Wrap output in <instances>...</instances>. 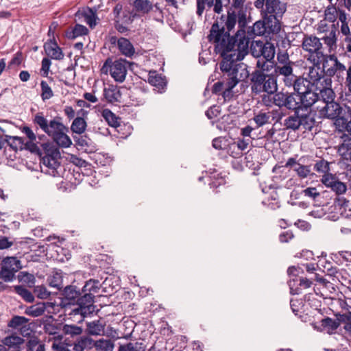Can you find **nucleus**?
<instances>
[{"mask_svg":"<svg viewBox=\"0 0 351 351\" xmlns=\"http://www.w3.org/2000/svg\"><path fill=\"white\" fill-rule=\"evenodd\" d=\"M245 15L241 12L228 11L221 15L213 25L209 40L215 45V51L223 60L220 69L226 82H218L213 86L215 93L224 90V95L230 92L240 82L247 79L249 71L247 65L237 62L248 53L249 39L245 36Z\"/></svg>","mask_w":351,"mask_h":351,"instance_id":"f257e3e1","label":"nucleus"},{"mask_svg":"<svg viewBox=\"0 0 351 351\" xmlns=\"http://www.w3.org/2000/svg\"><path fill=\"white\" fill-rule=\"evenodd\" d=\"M335 95L332 99H328L323 94L322 89L315 87L299 95L301 106L308 108L313 106L319 118L334 119L339 116L341 112L340 105L335 101Z\"/></svg>","mask_w":351,"mask_h":351,"instance_id":"f03ea898","label":"nucleus"},{"mask_svg":"<svg viewBox=\"0 0 351 351\" xmlns=\"http://www.w3.org/2000/svg\"><path fill=\"white\" fill-rule=\"evenodd\" d=\"M33 123L51 137L60 147L67 148L72 144V141L67 135L66 128L59 119L48 121L43 112L36 113L32 119Z\"/></svg>","mask_w":351,"mask_h":351,"instance_id":"7ed1b4c3","label":"nucleus"},{"mask_svg":"<svg viewBox=\"0 0 351 351\" xmlns=\"http://www.w3.org/2000/svg\"><path fill=\"white\" fill-rule=\"evenodd\" d=\"M254 5L258 9H261V14L266 17L268 24L275 28L280 26V21L287 10L286 3L280 0H256Z\"/></svg>","mask_w":351,"mask_h":351,"instance_id":"20e7f679","label":"nucleus"},{"mask_svg":"<svg viewBox=\"0 0 351 351\" xmlns=\"http://www.w3.org/2000/svg\"><path fill=\"white\" fill-rule=\"evenodd\" d=\"M313 63L312 66H308L306 73V78L316 89H322L323 94L326 96L328 99H332L335 95V92L332 88L331 79L325 75L324 69L320 67L321 62Z\"/></svg>","mask_w":351,"mask_h":351,"instance_id":"39448f33","label":"nucleus"},{"mask_svg":"<svg viewBox=\"0 0 351 351\" xmlns=\"http://www.w3.org/2000/svg\"><path fill=\"white\" fill-rule=\"evenodd\" d=\"M277 88L276 80L273 75L265 74L261 71H255L252 73L251 89L253 93L274 94Z\"/></svg>","mask_w":351,"mask_h":351,"instance_id":"423d86ee","label":"nucleus"},{"mask_svg":"<svg viewBox=\"0 0 351 351\" xmlns=\"http://www.w3.org/2000/svg\"><path fill=\"white\" fill-rule=\"evenodd\" d=\"M132 62L120 58L112 61L108 58L106 60L101 69L102 74L107 75L108 73L111 77L117 82H123L126 77L128 69L130 67Z\"/></svg>","mask_w":351,"mask_h":351,"instance_id":"0eeeda50","label":"nucleus"},{"mask_svg":"<svg viewBox=\"0 0 351 351\" xmlns=\"http://www.w3.org/2000/svg\"><path fill=\"white\" fill-rule=\"evenodd\" d=\"M60 158V152L58 148H51L42 158L41 170L46 174L56 177L60 176V168L58 159Z\"/></svg>","mask_w":351,"mask_h":351,"instance_id":"6e6552de","label":"nucleus"},{"mask_svg":"<svg viewBox=\"0 0 351 351\" xmlns=\"http://www.w3.org/2000/svg\"><path fill=\"white\" fill-rule=\"evenodd\" d=\"M302 45L303 49L310 53L308 60L316 63L322 62L324 60V56L322 51V44L319 38L313 36H305Z\"/></svg>","mask_w":351,"mask_h":351,"instance_id":"1a4fd4ad","label":"nucleus"},{"mask_svg":"<svg viewBox=\"0 0 351 351\" xmlns=\"http://www.w3.org/2000/svg\"><path fill=\"white\" fill-rule=\"evenodd\" d=\"M21 268V262L16 257H5L1 264L0 278L5 282H12L15 278V274Z\"/></svg>","mask_w":351,"mask_h":351,"instance_id":"9d476101","label":"nucleus"},{"mask_svg":"<svg viewBox=\"0 0 351 351\" xmlns=\"http://www.w3.org/2000/svg\"><path fill=\"white\" fill-rule=\"evenodd\" d=\"M84 294L82 297H79L77 300L78 307L73 310L75 315L80 314L82 317H85L92 314L95 311V306L93 305L94 295L91 293L84 292Z\"/></svg>","mask_w":351,"mask_h":351,"instance_id":"9b49d317","label":"nucleus"},{"mask_svg":"<svg viewBox=\"0 0 351 351\" xmlns=\"http://www.w3.org/2000/svg\"><path fill=\"white\" fill-rule=\"evenodd\" d=\"M285 167L293 170L300 179H305L311 174V167L304 164L303 158L298 160L297 157L289 158L285 163Z\"/></svg>","mask_w":351,"mask_h":351,"instance_id":"f8f14e48","label":"nucleus"},{"mask_svg":"<svg viewBox=\"0 0 351 351\" xmlns=\"http://www.w3.org/2000/svg\"><path fill=\"white\" fill-rule=\"evenodd\" d=\"M322 183L326 187L330 188L336 195L344 194L347 191L346 184L340 181L338 177L332 173H326L322 176Z\"/></svg>","mask_w":351,"mask_h":351,"instance_id":"ddd939ff","label":"nucleus"},{"mask_svg":"<svg viewBox=\"0 0 351 351\" xmlns=\"http://www.w3.org/2000/svg\"><path fill=\"white\" fill-rule=\"evenodd\" d=\"M267 19L263 16V21H256L252 26V32L255 36H268L270 34H278L280 30V26L275 28L268 24Z\"/></svg>","mask_w":351,"mask_h":351,"instance_id":"4468645a","label":"nucleus"},{"mask_svg":"<svg viewBox=\"0 0 351 351\" xmlns=\"http://www.w3.org/2000/svg\"><path fill=\"white\" fill-rule=\"evenodd\" d=\"M294 63H288L281 66H275V72L278 76L281 77L282 80L286 86L291 87L294 82V77L296 76L293 74V66Z\"/></svg>","mask_w":351,"mask_h":351,"instance_id":"2eb2a0df","label":"nucleus"},{"mask_svg":"<svg viewBox=\"0 0 351 351\" xmlns=\"http://www.w3.org/2000/svg\"><path fill=\"white\" fill-rule=\"evenodd\" d=\"M44 49L48 58L53 60H62L64 57L62 49L54 40H49L45 43Z\"/></svg>","mask_w":351,"mask_h":351,"instance_id":"dca6fc26","label":"nucleus"},{"mask_svg":"<svg viewBox=\"0 0 351 351\" xmlns=\"http://www.w3.org/2000/svg\"><path fill=\"white\" fill-rule=\"evenodd\" d=\"M312 285V282L307 278H300L298 279H290L289 286L290 293L293 295L300 294L302 289L309 288Z\"/></svg>","mask_w":351,"mask_h":351,"instance_id":"f3484780","label":"nucleus"},{"mask_svg":"<svg viewBox=\"0 0 351 351\" xmlns=\"http://www.w3.org/2000/svg\"><path fill=\"white\" fill-rule=\"evenodd\" d=\"M134 10L141 14H145L149 13L154 8L161 13V10L157 5H153L152 3L149 0H135L133 3Z\"/></svg>","mask_w":351,"mask_h":351,"instance_id":"a211bd4d","label":"nucleus"},{"mask_svg":"<svg viewBox=\"0 0 351 351\" xmlns=\"http://www.w3.org/2000/svg\"><path fill=\"white\" fill-rule=\"evenodd\" d=\"M291 87H293L294 90L298 93V96L313 88L307 78L298 77L297 76L294 77V82Z\"/></svg>","mask_w":351,"mask_h":351,"instance_id":"6ab92c4d","label":"nucleus"},{"mask_svg":"<svg viewBox=\"0 0 351 351\" xmlns=\"http://www.w3.org/2000/svg\"><path fill=\"white\" fill-rule=\"evenodd\" d=\"M62 295L63 298L67 301L68 304H74L77 302V300L81 295V292L76 286L69 285L64 288Z\"/></svg>","mask_w":351,"mask_h":351,"instance_id":"aec40b11","label":"nucleus"},{"mask_svg":"<svg viewBox=\"0 0 351 351\" xmlns=\"http://www.w3.org/2000/svg\"><path fill=\"white\" fill-rule=\"evenodd\" d=\"M117 47L121 53L126 57H131L134 53V48L130 41L127 38H119L117 40Z\"/></svg>","mask_w":351,"mask_h":351,"instance_id":"412c9836","label":"nucleus"},{"mask_svg":"<svg viewBox=\"0 0 351 351\" xmlns=\"http://www.w3.org/2000/svg\"><path fill=\"white\" fill-rule=\"evenodd\" d=\"M148 82L151 85L156 87L158 88V91L160 93L164 91L167 85L165 79L161 75L157 74L156 71L149 73Z\"/></svg>","mask_w":351,"mask_h":351,"instance_id":"4be33fe9","label":"nucleus"},{"mask_svg":"<svg viewBox=\"0 0 351 351\" xmlns=\"http://www.w3.org/2000/svg\"><path fill=\"white\" fill-rule=\"evenodd\" d=\"M338 153L344 159L351 160V137H343V142L338 147Z\"/></svg>","mask_w":351,"mask_h":351,"instance_id":"5701e85b","label":"nucleus"},{"mask_svg":"<svg viewBox=\"0 0 351 351\" xmlns=\"http://www.w3.org/2000/svg\"><path fill=\"white\" fill-rule=\"evenodd\" d=\"M287 168L285 167V165L283 167L275 166L273 168V172L275 173L273 180L277 187H280V184L289 177V171L286 170Z\"/></svg>","mask_w":351,"mask_h":351,"instance_id":"b1692460","label":"nucleus"},{"mask_svg":"<svg viewBox=\"0 0 351 351\" xmlns=\"http://www.w3.org/2000/svg\"><path fill=\"white\" fill-rule=\"evenodd\" d=\"M22 132L24 133L28 140L25 141V149L30 150L31 152H34L37 146L36 145V136L33 130L28 126H24L22 129Z\"/></svg>","mask_w":351,"mask_h":351,"instance_id":"393cba45","label":"nucleus"},{"mask_svg":"<svg viewBox=\"0 0 351 351\" xmlns=\"http://www.w3.org/2000/svg\"><path fill=\"white\" fill-rule=\"evenodd\" d=\"M45 310L46 304L40 302L27 307L25 311V313L27 315L36 317L42 315Z\"/></svg>","mask_w":351,"mask_h":351,"instance_id":"a878e982","label":"nucleus"},{"mask_svg":"<svg viewBox=\"0 0 351 351\" xmlns=\"http://www.w3.org/2000/svg\"><path fill=\"white\" fill-rule=\"evenodd\" d=\"M86 127L87 123L85 119L78 117L73 119L71 125V130L73 133L82 134L85 132Z\"/></svg>","mask_w":351,"mask_h":351,"instance_id":"bb28decb","label":"nucleus"},{"mask_svg":"<svg viewBox=\"0 0 351 351\" xmlns=\"http://www.w3.org/2000/svg\"><path fill=\"white\" fill-rule=\"evenodd\" d=\"M94 348L96 351H113L114 343L111 339L102 338L95 341Z\"/></svg>","mask_w":351,"mask_h":351,"instance_id":"cd10ccee","label":"nucleus"},{"mask_svg":"<svg viewBox=\"0 0 351 351\" xmlns=\"http://www.w3.org/2000/svg\"><path fill=\"white\" fill-rule=\"evenodd\" d=\"M336 28L332 25L331 29L327 31L326 34L322 38L324 43L329 47L330 51L336 47Z\"/></svg>","mask_w":351,"mask_h":351,"instance_id":"c85d7f7f","label":"nucleus"},{"mask_svg":"<svg viewBox=\"0 0 351 351\" xmlns=\"http://www.w3.org/2000/svg\"><path fill=\"white\" fill-rule=\"evenodd\" d=\"M104 92V97L108 101L113 103L120 101L121 94L116 86H110L108 88H105Z\"/></svg>","mask_w":351,"mask_h":351,"instance_id":"c756f323","label":"nucleus"},{"mask_svg":"<svg viewBox=\"0 0 351 351\" xmlns=\"http://www.w3.org/2000/svg\"><path fill=\"white\" fill-rule=\"evenodd\" d=\"M284 126L287 129L293 130H298L300 127V115L296 112L294 114L291 115L284 120Z\"/></svg>","mask_w":351,"mask_h":351,"instance_id":"7c9ffc66","label":"nucleus"},{"mask_svg":"<svg viewBox=\"0 0 351 351\" xmlns=\"http://www.w3.org/2000/svg\"><path fill=\"white\" fill-rule=\"evenodd\" d=\"M87 331L89 335H101L104 331V325L99 320L87 323Z\"/></svg>","mask_w":351,"mask_h":351,"instance_id":"2f4dec72","label":"nucleus"},{"mask_svg":"<svg viewBox=\"0 0 351 351\" xmlns=\"http://www.w3.org/2000/svg\"><path fill=\"white\" fill-rule=\"evenodd\" d=\"M87 33L88 29L85 26L77 24L71 30L66 32V36L69 39L74 40L77 37L87 34Z\"/></svg>","mask_w":351,"mask_h":351,"instance_id":"473e14b6","label":"nucleus"},{"mask_svg":"<svg viewBox=\"0 0 351 351\" xmlns=\"http://www.w3.org/2000/svg\"><path fill=\"white\" fill-rule=\"evenodd\" d=\"M26 350L45 351V345L36 337H31L26 343Z\"/></svg>","mask_w":351,"mask_h":351,"instance_id":"72a5a7b5","label":"nucleus"},{"mask_svg":"<svg viewBox=\"0 0 351 351\" xmlns=\"http://www.w3.org/2000/svg\"><path fill=\"white\" fill-rule=\"evenodd\" d=\"M340 315L337 319H333L330 317H326L321 321V326L328 331H334L338 328L341 324Z\"/></svg>","mask_w":351,"mask_h":351,"instance_id":"f704fd0d","label":"nucleus"},{"mask_svg":"<svg viewBox=\"0 0 351 351\" xmlns=\"http://www.w3.org/2000/svg\"><path fill=\"white\" fill-rule=\"evenodd\" d=\"M146 347L142 342H130L121 345L118 351H145Z\"/></svg>","mask_w":351,"mask_h":351,"instance_id":"c9c22d12","label":"nucleus"},{"mask_svg":"<svg viewBox=\"0 0 351 351\" xmlns=\"http://www.w3.org/2000/svg\"><path fill=\"white\" fill-rule=\"evenodd\" d=\"M102 117L106 120L109 125L117 128L119 125V120L117 116L109 109H104L101 112Z\"/></svg>","mask_w":351,"mask_h":351,"instance_id":"e433bc0d","label":"nucleus"},{"mask_svg":"<svg viewBox=\"0 0 351 351\" xmlns=\"http://www.w3.org/2000/svg\"><path fill=\"white\" fill-rule=\"evenodd\" d=\"M275 53L276 49L274 45L271 43H265L261 58H263L267 61L271 62L274 58Z\"/></svg>","mask_w":351,"mask_h":351,"instance_id":"4c0bfd02","label":"nucleus"},{"mask_svg":"<svg viewBox=\"0 0 351 351\" xmlns=\"http://www.w3.org/2000/svg\"><path fill=\"white\" fill-rule=\"evenodd\" d=\"M49 286L60 290L63 286L62 284V274L60 271H56L49 278Z\"/></svg>","mask_w":351,"mask_h":351,"instance_id":"58836bf2","label":"nucleus"},{"mask_svg":"<svg viewBox=\"0 0 351 351\" xmlns=\"http://www.w3.org/2000/svg\"><path fill=\"white\" fill-rule=\"evenodd\" d=\"M99 289V282L97 280H89L86 282L82 289V292H86L87 293H91L92 295H94L95 293H97Z\"/></svg>","mask_w":351,"mask_h":351,"instance_id":"ea45409f","label":"nucleus"},{"mask_svg":"<svg viewBox=\"0 0 351 351\" xmlns=\"http://www.w3.org/2000/svg\"><path fill=\"white\" fill-rule=\"evenodd\" d=\"M300 126L308 130H311L315 124V119L311 113L300 115Z\"/></svg>","mask_w":351,"mask_h":351,"instance_id":"a19ab883","label":"nucleus"},{"mask_svg":"<svg viewBox=\"0 0 351 351\" xmlns=\"http://www.w3.org/2000/svg\"><path fill=\"white\" fill-rule=\"evenodd\" d=\"M264 44L265 43L260 40H255L252 43L250 51L254 57L256 58H261V55H263V50L264 49Z\"/></svg>","mask_w":351,"mask_h":351,"instance_id":"79ce46f5","label":"nucleus"},{"mask_svg":"<svg viewBox=\"0 0 351 351\" xmlns=\"http://www.w3.org/2000/svg\"><path fill=\"white\" fill-rule=\"evenodd\" d=\"M40 88V96L43 101H45L46 100H48L53 97V92L46 81H41Z\"/></svg>","mask_w":351,"mask_h":351,"instance_id":"37998d69","label":"nucleus"},{"mask_svg":"<svg viewBox=\"0 0 351 351\" xmlns=\"http://www.w3.org/2000/svg\"><path fill=\"white\" fill-rule=\"evenodd\" d=\"M14 290L16 293L21 296L25 301L28 302H32L34 300V297L32 293L23 286H16Z\"/></svg>","mask_w":351,"mask_h":351,"instance_id":"c03bdc74","label":"nucleus"},{"mask_svg":"<svg viewBox=\"0 0 351 351\" xmlns=\"http://www.w3.org/2000/svg\"><path fill=\"white\" fill-rule=\"evenodd\" d=\"M3 343L9 347L19 346L23 343V339L17 335H10L3 339Z\"/></svg>","mask_w":351,"mask_h":351,"instance_id":"a18cd8bd","label":"nucleus"},{"mask_svg":"<svg viewBox=\"0 0 351 351\" xmlns=\"http://www.w3.org/2000/svg\"><path fill=\"white\" fill-rule=\"evenodd\" d=\"M271 117L269 112H260L254 117V121L258 127L263 126L269 123Z\"/></svg>","mask_w":351,"mask_h":351,"instance_id":"49530a36","label":"nucleus"},{"mask_svg":"<svg viewBox=\"0 0 351 351\" xmlns=\"http://www.w3.org/2000/svg\"><path fill=\"white\" fill-rule=\"evenodd\" d=\"M8 142L10 146L15 149H22L23 148L25 149V139L21 137L10 136Z\"/></svg>","mask_w":351,"mask_h":351,"instance_id":"de8ad7c7","label":"nucleus"},{"mask_svg":"<svg viewBox=\"0 0 351 351\" xmlns=\"http://www.w3.org/2000/svg\"><path fill=\"white\" fill-rule=\"evenodd\" d=\"M63 332L71 336L80 335L82 333V328L75 325L65 324L63 326Z\"/></svg>","mask_w":351,"mask_h":351,"instance_id":"09e8293b","label":"nucleus"},{"mask_svg":"<svg viewBox=\"0 0 351 351\" xmlns=\"http://www.w3.org/2000/svg\"><path fill=\"white\" fill-rule=\"evenodd\" d=\"M284 107H286L288 109L296 110L301 108V104L297 101L295 96L293 95H287L285 105Z\"/></svg>","mask_w":351,"mask_h":351,"instance_id":"8fccbe9b","label":"nucleus"},{"mask_svg":"<svg viewBox=\"0 0 351 351\" xmlns=\"http://www.w3.org/2000/svg\"><path fill=\"white\" fill-rule=\"evenodd\" d=\"M29 319L23 316H14L8 323V326L14 328H16L20 326L27 324Z\"/></svg>","mask_w":351,"mask_h":351,"instance_id":"3c124183","label":"nucleus"},{"mask_svg":"<svg viewBox=\"0 0 351 351\" xmlns=\"http://www.w3.org/2000/svg\"><path fill=\"white\" fill-rule=\"evenodd\" d=\"M77 340L82 345L84 350H88L94 348L95 340L88 336H82Z\"/></svg>","mask_w":351,"mask_h":351,"instance_id":"603ef678","label":"nucleus"},{"mask_svg":"<svg viewBox=\"0 0 351 351\" xmlns=\"http://www.w3.org/2000/svg\"><path fill=\"white\" fill-rule=\"evenodd\" d=\"M329 162L324 160H320L317 161L314 166V169L318 173H323L324 174L330 173L328 172L329 168Z\"/></svg>","mask_w":351,"mask_h":351,"instance_id":"864d4df0","label":"nucleus"},{"mask_svg":"<svg viewBox=\"0 0 351 351\" xmlns=\"http://www.w3.org/2000/svg\"><path fill=\"white\" fill-rule=\"evenodd\" d=\"M55 339L56 340L53 341L51 343V348L53 351H70L69 346L64 342L59 340L62 339V338H58Z\"/></svg>","mask_w":351,"mask_h":351,"instance_id":"5fc2aeb1","label":"nucleus"},{"mask_svg":"<svg viewBox=\"0 0 351 351\" xmlns=\"http://www.w3.org/2000/svg\"><path fill=\"white\" fill-rule=\"evenodd\" d=\"M340 321L341 323L345 324L344 329L351 333V312L340 315Z\"/></svg>","mask_w":351,"mask_h":351,"instance_id":"6e6d98bb","label":"nucleus"},{"mask_svg":"<svg viewBox=\"0 0 351 351\" xmlns=\"http://www.w3.org/2000/svg\"><path fill=\"white\" fill-rule=\"evenodd\" d=\"M302 194L307 197L313 200L316 199L319 195L320 193L315 187H308L302 191Z\"/></svg>","mask_w":351,"mask_h":351,"instance_id":"4d7b16f0","label":"nucleus"},{"mask_svg":"<svg viewBox=\"0 0 351 351\" xmlns=\"http://www.w3.org/2000/svg\"><path fill=\"white\" fill-rule=\"evenodd\" d=\"M34 293L38 298L47 299L50 295V292L44 286H37L34 288Z\"/></svg>","mask_w":351,"mask_h":351,"instance_id":"13d9d810","label":"nucleus"},{"mask_svg":"<svg viewBox=\"0 0 351 351\" xmlns=\"http://www.w3.org/2000/svg\"><path fill=\"white\" fill-rule=\"evenodd\" d=\"M287 95L280 92L276 93L273 98L274 104L278 107L285 106Z\"/></svg>","mask_w":351,"mask_h":351,"instance_id":"bf43d9fd","label":"nucleus"},{"mask_svg":"<svg viewBox=\"0 0 351 351\" xmlns=\"http://www.w3.org/2000/svg\"><path fill=\"white\" fill-rule=\"evenodd\" d=\"M51 64V62L49 58H44L42 60V66H41L40 71L42 73L43 76H44V77L48 76Z\"/></svg>","mask_w":351,"mask_h":351,"instance_id":"052dcab7","label":"nucleus"},{"mask_svg":"<svg viewBox=\"0 0 351 351\" xmlns=\"http://www.w3.org/2000/svg\"><path fill=\"white\" fill-rule=\"evenodd\" d=\"M303 270L300 267L291 266L287 269V274L290 277V279H298V276L302 273Z\"/></svg>","mask_w":351,"mask_h":351,"instance_id":"680f3d73","label":"nucleus"},{"mask_svg":"<svg viewBox=\"0 0 351 351\" xmlns=\"http://www.w3.org/2000/svg\"><path fill=\"white\" fill-rule=\"evenodd\" d=\"M226 146V141L223 138H215L213 141V147L216 149H223Z\"/></svg>","mask_w":351,"mask_h":351,"instance_id":"e2e57ef3","label":"nucleus"},{"mask_svg":"<svg viewBox=\"0 0 351 351\" xmlns=\"http://www.w3.org/2000/svg\"><path fill=\"white\" fill-rule=\"evenodd\" d=\"M278 63L276 66H281L288 64V63H293L289 60V56L287 53H278L277 55Z\"/></svg>","mask_w":351,"mask_h":351,"instance_id":"0e129e2a","label":"nucleus"},{"mask_svg":"<svg viewBox=\"0 0 351 351\" xmlns=\"http://www.w3.org/2000/svg\"><path fill=\"white\" fill-rule=\"evenodd\" d=\"M298 184V179L295 177L287 178L285 182L280 184L281 188L291 189Z\"/></svg>","mask_w":351,"mask_h":351,"instance_id":"69168bd1","label":"nucleus"},{"mask_svg":"<svg viewBox=\"0 0 351 351\" xmlns=\"http://www.w3.org/2000/svg\"><path fill=\"white\" fill-rule=\"evenodd\" d=\"M268 62H270V61H267L263 58H258L256 61V66L260 70L264 73V71H269V65Z\"/></svg>","mask_w":351,"mask_h":351,"instance_id":"338daca9","label":"nucleus"},{"mask_svg":"<svg viewBox=\"0 0 351 351\" xmlns=\"http://www.w3.org/2000/svg\"><path fill=\"white\" fill-rule=\"evenodd\" d=\"M22 280L26 282L29 287H32L34 285L36 279L34 275L25 273L23 276Z\"/></svg>","mask_w":351,"mask_h":351,"instance_id":"774afa93","label":"nucleus"}]
</instances>
